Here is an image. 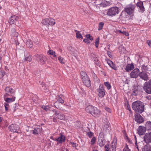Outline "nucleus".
Instances as JSON below:
<instances>
[{"instance_id": "obj_1", "label": "nucleus", "mask_w": 151, "mask_h": 151, "mask_svg": "<svg viewBox=\"0 0 151 151\" xmlns=\"http://www.w3.org/2000/svg\"><path fill=\"white\" fill-rule=\"evenodd\" d=\"M85 110L87 113L95 117H99L101 113L100 110L92 105L87 106L85 108Z\"/></svg>"}, {"instance_id": "obj_2", "label": "nucleus", "mask_w": 151, "mask_h": 151, "mask_svg": "<svg viewBox=\"0 0 151 151\" xmlns=\"http://www.w3.org/2000/svg\"><path fill=\"white\" fill-rule=\"evenodd\" d=\"M132 106V109L136 112L141 114L144 111L145 106L142 102L139 101L133 102Z\"/></svg>"}, {"instance_id": "obj_3", "label": "nucleus", "mask_w": 151, "mask_h": 151, "mask_svg": "<svg viewBox=\"0 0 151 151\" xmlns=\"http://www.w3.org/2000/svg\"><path fill=\"white\" fill-rule=\"evenodd\" d=\"M136 7L135 4L131 3L127 5L124 8L125 12L129 15H132L134 13Z\"/></svg>"}, {"instance_id": "obj_4", "label": "nucleus", "mask_w": 151, "mask_h": 151, "mask_svg": "<svg viewBox=\"0 0 151 151\" xmlns=\"http://www.w3.org/2000/svg\"><path fill=\"white\" fill-rule=\"evenodd\" d=\"M42 23L45 25L48 26H52L55 23V19L51 18H47L43 19Z\"/></svg>"}, {"instance_id": "obj_5", "label": "nucleus", "mask_w": 151, "mask_h": 151, "mask_svg": "<svg viewBox=\"0 0 151 151\" xmlns=\"http://www.w3.org/2000/svg\"><path fill=\"white\" fill-rule=\"evenodd\" d=\"M5 90L6 93L4 95V97L14 96L15 94V90L9 87H6Z\"/></svg>"}, {"instance_id": "obj_6", "label": "nucleus", "mask_w": 151, "mask_h": 151, "mask_svg": "<svg viewBox=\"0 0 151 151\" xmlns=\"http://www.w3.org/2000/svg\"><path fill=\"white\" fill-rule=\"evenodd\" d=\"M119 8L116 6L111 7L109 9L107 12V14L109 16H113L118 14Z\"/></svg>"}, {"instance_id": "obj_7", "label": "nucleus", "mask_w": 151, "mask_h": 151, "mask_svg": "<svg viewBox=\"0 0 151 151\" xmlns=\"http://www.w3.org/2000/svg\"><path fill=\"white\" fill-rule=\"evenodd\" d=\"M65 136L62 133L59 134V136L55 139V141L57 142V144H62L65 140Z\"/></svg>"}, {"instance_id": "obj_8", "label": "nucleus", "mask_w": 151, "mask_h": 151, "mask_svg": "<svg viewBox=\"0 0 151 151\" xmlns=\"http://www.w3.org/2000/svg\"><path fill=\"white\" fill-rule=\"evenodd\" d=\"M143 89L147 93L151 94V84L150 80L148 82H145L143 86Z\"/></svg>"}, {"instance_id": "obj_9", "label": "nucleus", "mask_w": 151, "mask_h": 151, "mask_svg": "<svg viewBox=\"0 0 151 151\" xmlns=\"http://www.w3.org/2000/svg\"><path fill=\"white\" fill-rule=\"evenodd\" d=\"M97 91L98 92V96L102 98L104 97L105 94V93L103 85H100Z\"/></svg>"}, {"instance_id": "obj_10", "label": "nucleus", "mask_w": 151, "mask_h": 151, "mask_svg": "<svg viewBox=\"0 0 151 151\" xmlns=\"http://www.w3.org/2000/svg\"><path fill=\"white\" fill-rule=\"evenodd\" d=\"M139 70L137 68L134 69L130 73V76L131 78H136L139 74Z\"/></svg>"}, {"instance_id": "obj_11", "label": "nucleus", "mask_w": 151, "mask_h": 151, "mask_svg": "<svg viewBox=\"0 0 151 151\" xmlns=\"http://www.w3.org/2000/svg\"><path fill=\"white\" fill-rule=\"evenodd\" d=\"M52 111L55 113L56 116V117L58 119L61 120H64L65 119V116L63 114L60 113V112L57 111L55 109H53Z\"/></svg>"}, {"instance_id": "obj_12", "label": "nucleus", "mask_w": 151, "mask_h": 151, "mask_svg": "<svg viewBox=\"0 0 151 151\" xmlns=\"http://www.w3.org/2000/svg\"><path fill=\"white\" fill-rule=\"evenodd\" d=\"M144 141L147 144L151 142V132L147 133L145 134L143 137Z\"/></svg>"}, {"instance_id": "obj_13", "label": "nucleus", "mask_w": 151, "mask_h": 151, "mask_svg": "<svg viewBox=\"0 0 151 151\" xmlns=\"http://www.w3.org/2000/svg\"><path fill=\"white\" fill-rule=\"evenodd\" d=\"M8 128L11 132L18 133V126L16 124H12L9 126Z\"/></svg>"}, {"instance_id": "obj_14", "label": "nucleus", "mask_w": 151, "mask_h": 151, "mask_svg": "<svg viewBox=\"0 0 151 151\" xmlns=\"http://www.w3.org/2000/svg\"><path fill=\"white\" fill-rule=\"evenodd\" d=\"M140 113H136L134 115V119L135 121L140 124L144 122V119L139 114Z\"/></svg>"}, {"instance_id": "obj_15", "label": "nucleus", "mask_w": 151, "mask_h": 151, "mask_svg": "<svg viewBox=\"0 0 151 151\" xmlns=\"http://www.w3.org/2000/svg\"><path fill=\"white\" fill-rule=\"evenodd\" d=\"M137 6L139 7V11L143 13L145 10V8L143 5V2L139 1L137 2L136 4Z\"/></svg>"}, {"instance_id": "obj_16", "label": "nucleus", "mask_w": 151, "mask_h": 151, "mask_svg": "<svg viewBox=\"0 0 151 151\" xmlns=\"http://www.w3.org/2000/svg\"><path fill=\"white\" fill-rule=\"evenodd\" d=\"M18 19L19 17L17 16L13 15L10 17L9 22L10 24H12L15 23Z\"/></svg>"}, {"instance_id": "obj_17", "label": "nucleus", "mask_w": 151, "mask_h": 151, "mask_svg": "<svg viewBox=\"0 0 151 151\" xmlns=\"http://www.w3.org/2000/svg\"><path fill=\"white\" fill-rule=\"evenodd\" d=\"M36 57L37 58V60L38 61L39 63L41 65H43L45 63V57L42 55H37Z\"/></svg>"}, {"instance_id": "obj_18", "label": "nucleus", "mask_w": 151, "mask_h": 151, "mask_svg": "<svg viewBox=\"0 0 151 151\" xmlns=\"http://www.w3.org/2000/svg\"><path fill=\"white\" fill-rule=\"evenodd\" d=\"M146 130V129L145 127L139 126L138 129V133L140 135H143L145 132Z\"/></svg>"}, {"instance_id": "obj_19", "label": "nucleus", "mask_w": 151, "mask_h": 151, "mask_svg": "<svg viewBox=\"0 0 151 151\" xmlns=\"http://www.w3.org/2000/svg\"><path fill=\"white\" fill-rule=\"evenodd\" d=\"M106 61L108 64L112 69L115 70H117V67L116 65L113 63V62L109 59H108L106 60Z\"/></svg>"}, {"instance_id": "obj_20", "label": "nucleus", "mask_w": 151, "mask_h": 151, "mask_svg": "<svg viewBox=\"0 0 151 151\" xmlns=\"http://www.w3.org/2000/svg\"><path fill=\"white\" fill-rule=\"evenodd\" d=\"M134 68V65L133 63L128 64L125 69L126 71L129 72Z\"/></svg>"}, {"instance_id": "obj_21", "label": "nucleus", "mask_w": 151, "mask_h": 151, "mask_svg": "<svg viewBox=\"0 0 151 151\" xmlns=\"http://www.w3.org/2000/svg\"><path fill=\"white\" fill-rule=\"evenodd\" d=\"M139 76L141 78L145 81H147L149 79L148 75L145 73L141 72L139 73Z\"/></svg>"}, {"instance_id": "obj_22", "label": "nucleus", "mask_w": 151, "mask_h": 151, "mask_svg": "<svg viewBox=\"0 0 151 151\" xmlns=\"http://www.w3.org/2000/svg\"><path fill=\"white\" fill-rule=\"evenodd\" d=\"M83 83L87 87H89L91 85V83L89 78L82 81Z\"/></svg>"}, {"instance_id": "obj_23", "label": "nucleus", "mask_w": 151, "mask_h": 151, "mask_svg": "<svg viewBox=\"0 0 151 151\" xmlns=\"http://www.w3.org/2000/svg\"><path fill=\"white\" fill-rule=\"evenodd\" d=\"M81 75L82 81L89 78L86 73L84 71H82L81 72Z\"/></svg>"}, {"instance_id": "obj_24", "label": "nucleus", "mask_w": 151, "mask_h": 151, "mask_svg": "<svg viewBox=\"0 0 151 151\" xmlns=\"http://www.w3.org/2000/svg\"><path fill=\"white\" fill-rule=\"evenodd\" d=\"M139 87L138 86L134 87L132 94V95L134 96L137 95L139 92Z\"/></svg>"}, {"instance_id": "obj_25", "label": "nucleus", "mask_w": 151, "mask_h": 151, "mask_svg": "<svg viewBox=\"0 0 151 151\" xmlns=\"http://www.w3.org/2000/svg\"><path fill=\"white\" fill-rule=\"evenodd\" d=\"M11 32H12V35L13 36L17 37L18 36V33L15 31V28H12L11 29Z\"/></svg>"}, {"instance_id": "obj_26", "label": "nucleus", "mask_w": 151, "mask_h": 151, "mask_svg": "<svg viewBox=\"0 0 151 151\" xmlns=\"http://www.w3.org/2000/svg\"><path fill=\"white\" fill-rule=\"evenodd\" d=\"M145 127L147 130L150 131H151V122L147 121L146 123Z\"/></svg>"}, {"instance_id": "obj_27", "label": "nucleus", "mask_w": 151, "mask_h": 151, "mask_svg": "<svg viewBox=\"0 0 151 151\" xmlns=\"http://www.w3.org/2000/svg\"><path fill=\"white\" fill-rule=\"evenodd\" d=\"M99 145L101 147H102L105 144V142L104 139L102 138H100L99 139Z\"/></svg>"}, {"instance_id": "obj_28", "label": "nucleus", "mask_w": 151, "mask_h": 151, "mask_svg": "<svg viewBox=\"0 0 151 151\" xmlns=\"http://www.w3.org/2000/svg\"><path fill=\"white\" fill-rule=\"evenodd\" d=\"M12 98H7L5 99V101L7 103H10L14 101L16 97L15 96H12Z\"/></svg>"}, {"instance_id": "obj_29", "label": "nucleus", "mask_w": 151, "mask_h": 151, "mask_svg": "<svg viewBox=\"0 0 151 151\" xmlns=\"http://www.w3.org/2000/svg\"><path fill=\"white\" fill-rule=\"evenodd\" d=\"M26 44L27 47H32L33 46L32 41L30 40H27Z\"/></svg>"}, {"instance_id": "obj_30", "label": "nucleus", "mask_w": 151, "mask_h": 151, "mask_svg": "<svg viewBox=\"0 0 151 151\" xmlns=\"http://www.w3.org/2000/svg\"><path fill=\"white\" fill-rule=\"evenodd\" d=\"M118 49L119 52L121 53H123L125 51V48L122 45L119 46Z\"/></svg>"}, {"instance_id": "obj_31", "label": "nucleus", "mask_w": 151, "mask_h": 151, "mask_svg": "<svg viewBox=\"0 0 151 151\" xmlns=\"http://www.w3.org/2000/svg\"><path fill=\"white\" fill-rule=\"evenodd\" d=\"M32 56L29 55L27 57H25L24 58V60L25 61H28L29 62H30L32 60Z\"/></svg>"}, {"instance_id": "obj_32", "label": "nucleus", "mask_w": 151, "mask_h": 151, "mask_svg": "<svg viewBox=\"0 0 151 151\" xmlns=\"http://www.w3.org/2000/svg\"><path fill=\"white\" fill-rule=\"evenodd\" d=\"M104 85L107 88L108 90H109L111 88V86L108 82H106L104 83Z\"/></svg>"}, {"instance_id": "obj_33", "label": "nucleus", "mask_w": 151, "mask_h": 151, "mask_svg": "<svg viewBox=\"0 0 151 151\" xmlns=\"http://www.w3.org/2000/svg\"><path fill=\"white\" fill-rule=\"evenodd\" d=\"M104 24L103 22H100L99 24L98 30H101L103 29Z\"/></svg>"}, {"instance_id": "obj_34", "label": "nucleus", "mask_w": 151, "mask_h": 151, "mask_svg": "<svg viewBox=\"0 0 151 151\" xmlns=\"http://www.w3.org/2000/svg\"><path fill=\"white\" fill-rule=\"evenodd\" d=\"M150 145H145L142 149V151H149Z\"/></svg>"}, {"instance_id": "obj_35", "label": "nucleus", "mask_w": 151, "mask_h": 151, "mask_svg": "<svg viewBox=\"0 0 151 151\" xmlns=\"http://www.w3.org/2000/svg\"><path fill=\"white\" fill-rule=\"evenodd\" d=\"M107 1H103L101 2L100 4H99V5H100L101 6L105 7L107 5Z\"/></svg>"}, {"instance_id": "obj_36", "label": "nucleus", "mask_w": 151, "mask_h": 151, "mask_svg": "<svg viewBox=\"0 0 151 151\" xmlns=\"http://www.w3.org/2000/svg\"><path fill=\"white\" fill-rule=\"evenodd\" d=\"M116 142H112L111 145V149L112 150H116Z\"/></svg>"}, {"instance_id": "obj_37", "label": "nucleus", "mask_w": 151, "mask_h": 151, "mask_svg": "<svg viewBox=\"0 0 151 151\" xmlns=\"http://www.w3.org/2000/svg\"><path fill=\"white\" fill-rule=\"evenodd\" d=\"M58 60L60 63L62 64H65V63L64 62V59L61 56H59L58 58Z\"/></svg>"}, {"instance_id": "obj_38", "label": "nucleus", "mask_w": 151, "mask_h": 151, "mask_svg": "<svg viewBox=\"0 0 151 151\" xmlns=\"http://www.w3.org/2000/svg\"><path fill=\"white\" fill-rule=\"evenodd\" d=\"M76 37L78 39L79 38H83V37L81 34L80 33V32H78L76 33Z\"/></svg>"}, {"instance_id": "obj_39", "label": "nucleus", "mask_w": 151, "mask_h": 151, "mask_svg": "<svg viewBox=\"0 0 151 151\" xmlns=\"http://www.w3.org/2000/svg\"><path fill=\"white\" fill-rule=\"evenodd\" d=\"M141 69L142 70V72H146L147 71L148 68L147 66H145L144 65H143L141 67Z\"/></svg>"}, {"instance_id": "obj_40", "label": "nucleus", "mask_w": 151, "mask_h": 151, "mask_svg": "<svg viewBox=\"0 0 151 151\" xmlns=\"http://www.w3.org/2000/svg\"><path fill=\"white\" fill-rule=\"evenodd\" d=\"M99 37H98L96 39L95 43V46L97 48L98 47L99 44Z\"/></svg>"}, {"instance_id": "obj_41", "label": "nucleus", "mask_w": 151, "mask_h": 151, "mask_svg": "<svg viewBox=\"0 0 151 151\" xmlns=\"http://www.w3.org/2000/svg\"><path fill=\"white\" fill-rule=\"evenodd\" d=\"M86 37L87 39L89 40H93V38L92 36H91L90 34H87L86 35Z\"/></svg>"}, {"instance_id": "obj_42", "label": "nucleus", "mask_w": 151, "mask_h": 151, "mask_svg": "<svg viewBox=\"0 0 151 151\" xmlns=\"http://www.w3.org/2000/svg\"><path fill=\"white\" fill-rule=\"evenodd\" d=\"M96 140V138L95 137H93L91 139V144L92 145H93L95 143Z\"/></svg>"}, {"instance_id": "obj_43", "label": "nucleus", "mask_w": 151, "mask_h": 151, "mask_svg": "<svg viewBox=\"0 0 151 151\" xmlns=\"http://www.w3.org/2000/svg\"><path fill=\"white\" fill-rule=\"evenodd\" d=\"M42 108L43 109L47 111L49 110V107L48 106H42Z\"/></svg>"}, {"instance_id": "obj_44", "label": "nucleus", "mask_w": 151, "mask_h": 151, "mask_svg": "<svg viewBox=\"0 0 151 151\" xmlns=\"http://www.w3.org/2000/svg\"><path fill=\"white\" fill-rule=\"evenodd\" d=\"M58 101L62 104H63L64 101L60 96H59L57 99Z\"/></svg>"}, {"instance_id": "obj_45", "label": "nucleus", "mask_w": 151, "mask_h": 151, "mask_svg": "<svg viewBox=\"0 0 151 151\" xmlns=\"http://www.w3.org/2000/svg\"><path fill=\"white\" fill-rule=\"evenodd\" d=\"M104 147L105 149V151H109V144H106Z\"/></svg>"}, {"instance_id": "obj_46", "label": "nucleus", "mask_w": 151, "mask_h": 151, "mask_svg": "<svg viewBox=\"0 0 151 151\" xmlns=\"http://www.w3.org/2000/svg\"><path fill=\"white\" fill-rule=\"evenodd\" d=\"M124 151H129L130 150L129 148L128 145L126 144L125 146L123 149Z\"/></svg>"}, {"instance_id": "obj_47", "label": "nucleus", "mask_w": 151, "mask_h": 151, "mask_svg": "<svg viewBox=\"0 0 151 151\" xmlns=\"http://www.w3.org/2000/svg\"><path fill=\"white\" fill-rule=\"evenodd\" d=\"M4 106L5 107V111H7L8 110V108L9 106V104L7 103H4Z\"/></svg>"}, {"instance_id": "obj_48", "label": "nucleus", "mask_w": 151, "mask_h": 151, "mask_svg": "<svg viewBox=\"0 0 151 151\" xmlns=\"http://www.w3.org/2000/svg\"><path fill=\"white\" fill-rule=\"evenodd\" d=\"M93 133L91 132H88L87 134V135H88V136L90 138L92 137V136L93 135Z\"/></svg>"}, {"instance_id": "obj_49", "label": "nucleus", "mask_w": 151, "mask_h": 151, "mask_svg": "<svg viewBox=\"0 0 151 151\" xmlns=\"http://www.w3.org/2000/svg\"><path fill=\"white\" fill-rule=\"evenodd\" d=\"M105 109L107 111L111 113V110L109 107H105Z\"/></svg>"}, {"instance_id": "obj_50", "label": "nucleus", "mask_w": 151, "mask_h": 151, "mask_svg": "<svg viewBox=\"0 0 151 151\" xmlns=\"http://www.w3.org/2000/svg\"><path fill=\"white\" fill-rule=\"evenodd\" d=\"M83 41L87 44H89L90 43L89 40L87 39H84L83 40Z\"/></svg>"}, {"instance_id": "obj_51", "label": "nucleus", "mask_w": 151, "mask_h": 151, "mask_svg": "<svg viewBox=\"0 0 151 151\" xmlns=\"http://www.w3.org/2000/svg\"><path fill=\"white\" fill-rule=\"evenodd\" d=\"M122 33L123 35H125L126 36H129V33L126 31H122Z\"/></svg>"}, {"instance_id": "obj_52", "label": "nucleus", "mask_w": 151, "mask_h": 151, "mask_svg": "<svg viewBox=\"0 0 151 151\" xmlns=\"http://www.w3.org/2000/svg\"><path fill=\"white\" fill-rule=\"evenodd\" d=\"M4 74V72L2 71H0V78H2Z\"/></svg>"}, {"instance_id": "obj_53", "label": "nucleus", "mask_w": 151, "mask_h": 151, "mask_svg": "<svg viewBox=\"0 0 151 151\" xmlns=\"http://www.w3.org/2000/svg\"><path fill=\"white\" fill-rule=\"evenodd\" d=\"M33 133L34 134H38L37 130L36 129H35L33 131Z\"/></svg>"}, {"instance_id": "obj_54", "label": "nucleus", "mask_w": 151, "mask_h": 151, "mask_svg": "<svg viewBox=\"0 0 151 151\" xmlns=\"http://www.w3.org/2000/svg\"><path fill=\"white\" fill-rule=\"evenodd\" d=\"M59 104L58 102H55L54 103V106L57 109H59V106L58 104Z\"/></svg>"}, {"instance_id": "obj_55", "label": "nucleus", "mask_w": 151, "mask_h": 151, "mask_svg": "<svg viewBox=\"0 0 151 151\" xmlns=\"http://www.w3.org/2000/svg\"><path fill=\"white\" fill-rule=\"evenodd\" d=\"M70 143L73 147H77V145L76 143L70 142Z\"/></svg>"}, {"instance_id": "obj_56", "label": "nucleus", "mask_w": 151, "mask_h": 151, "mask_svg": "<svg viewBox=\"0 0 151 151\" xmlns=\"http://www.w3.org/2000/svg\"><path fill=\"white\" fill-rule=\"evenodd\" d=\"M127 109H128L129 111L131 114H132V111L131 110V108L130 107V106L129 105H128L127 106Z\"/></svg>"}, {"instance_id": "obj_57", "label": "nucleus", "mask_w": 151, "mask_h": 151, "mask_svg": "<svg viewBox=\"0 0 151 151\" xmlns=\"http://www.w3.org/2000/svg\"><path fill=\"white\" fill-rule=\"evenodd\" d=\"M55 51L53 50H50L48 51L49 54L52 55Z\"/></svg>"}, {"instance_id": "obj_58", "label": "nucleus", "mask_w": 151, "mask_h": 151, "mask_svg": "<svg viewBox=\"0 0 151 151\" xmlns=\"http://www.w3.org/2000/svg\"><path fill=\"white\" fill-rule=\"evenodd\" d=\"M107 54L109 57L111 58H112L113 56L110 52L108 51Z\"/></svg>"}, {"instance_id": "obj_59", "label": "nucleus", "mask_w": 151, "mask_h": 151, "mask_svg": "<svg viewBox=\"0 0 151 151\" xmlns=\"http://www.w3.org/2000/svg\"><path fill=\"white\" fill-rule=\"evenodd\" d=\"M147 43L149 46L151 47V40H148L147 41Z\"/></svg>"}, {"instance_id": "obj_60", "label": "nucleus", "mask_w": 151, "mask_h": 151, "mask_svg": "<svg viewBox=\"0 0 151 151\" xmlns=\"http://www.w3.org/2000/svg\"><path fill=\"white\" fill-rule=\"evenodd\" d=\"M57 118L53 117V121L54 122H58V119Z\"/></svg>"}, {"instance_id": "obj_61", "label": "nucleus", "mask_w": 151, "mask_h": 151, "mask_svg": "<svg viewBox=\"0 0 151 151\" xmlns=\"http://www.w3.org/2000/svg\"><path fill=\"white\" fill-rule=\"evenodd\" d=\"M127 141L129 143L131 144L132 143L131 141H130L128 137H127Z\"/></svg>"}, {"instance_id": "obj_62", "label": "nucleus", "mask_w": 151, "mask_h": 151, "mask_svg": "<svg viewBox=\"0 0 151 151\" xmlns=\"http://www.w3.org/2000/svg\"><path fill=\"white\" fill-rule=\"evenodd\" d=\"M135 140H136V142L135 143V145H136V147L138 149V150H139L138 149V146L137 144V140H136V137L135 136Z\"/></svg>"}, {"instance_id": "obj_63", "label": "nucleus", "mask_w": 151, "mask_h": 151, "mask_svg": "<svg viewBox=\"0 0 151 151\" xmlns=\"http://www.w3.org/2000/svg\"><path fill=\"white\" fill-rule=\"evenodd\" d=\"M52 55H53V57H56L57 56V55H56V53H55V52H54V53L53 54H52Z\"/></svg>"}, {"instance_id": "obj_64", "label": "nucleus", "mask_w": 151, "mask_h": 151, "mask_svg": "<svg viewBox=\"0 0 151 151\" xmlns=\"http://www.w3.org/2000/svg\"><path fill=\"white\" fill-rule=\"evenodd\" d=\"M50 138L51 139H52V140H53L55 141V139H53V136H51V137H50Z\"/></svg>"}]
</instances>
